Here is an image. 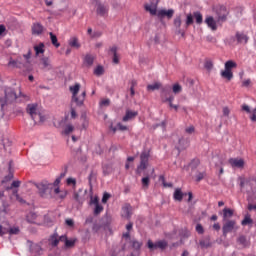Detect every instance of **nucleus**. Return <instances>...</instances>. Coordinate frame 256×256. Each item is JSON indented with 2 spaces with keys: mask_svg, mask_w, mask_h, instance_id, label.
Listing matches in <instances>:
<instances>
[{
  "mask_svg": "<svg viewBox=\"0 0 256 256\" xmlns=\"http://www.w3.org/2000/svg\"><path fill=\"white\" fill-rule=\"evenodd\" d=\"M63 177H65V172H62L60 174V177L56 178L54 183H49L47 180L35 183V187L38 190V195L42 199L53 198V193L55 195H59L61 193V188H59V184L61 183V179H63Z\"/></svg>",
  "mask_w": 256,
  "mask_h": 256,
  "instance_id": "obj_1",
  "label": "nucleus"
},
{
  "mask_svg": "<svg viewBox=\"0 0 256 256\" xmlns=\"http://www.w3.org/2000/svg\"><path fill=\"white\" fill-rule=\"evenodd\" d=\"M216 17L213 16H206L205 23L211 29V31H217L219 25L221 23L227 21V8L221 6L216 11Z\"/></svg>",
  "mask_w": 256,
  "mask_h": 256,
  "instance_id": "obj_2",
  "label": "nucleus"
},
{
  "mask_svg": "<svg viewBox=\"0 0 256 256\" xmlns=\"http://www.w3.org/2000/svg\"><path fill=\"white\" fill-rule=\"evenodd\" d=\"M81 89V84L76 83L69 87V91L72 94V103H75L77 107H83L85 103V97H87V92L83 91L81 95H79V91Z\"/></svg>",
  "mask_w": 256,
  "mask_h": 256,
  "instance_id": "obj_3",
  "label": "nucleus"
},
{
  "mask_svg": "<svg viewBox=\"0 0 256 256\" xmlns=\"http://www.w3.org/2000/svg\"><path fill=\"white\" fill-rule=\"evenodd\" d=\"M26 221L27 223H32L34 225H45V222H43V216L35 213L34 211H30L26 215Z\"/></svg>",
  "mask_w": 256,
  "mask_h": 256,
  "instance_id": "obj_4",
  "label": "nucleus"
},
{
  "mask_svg": "<svg viewBox=\"0 0 256 256\" xmlns=\"http://www.w3.org/2000/svg\"><path fill=\"white\" fill-rule=\"evenodd\" d=\"M147 245L150 251H155L157 249H160V251H164V249H167V247L169 246V242H167L166 240H158L153 243V241L148 240Z\"/></svg>",
  "mask_w": 256,
  "mask_h": 256,
  "instance_id": "obj_5",
  "label": "nucleus"
},
{
  "mask_svg": "<svg viewBox=\"0 0 256 256\" xmlns=\"http://www.w3.org/2000/svg\"><path fill=\"white\" fill-rule=\"evenodd\" d=\"M238 230H239V227L235 220H227L222 227V233L224 237H227L228 233H232V231H238Z\"/></svg>",
  "mask_w": 256,
  "mask_h": 256,
  "instance_id": "obj_6",
  "label": "nucleus"
},
{
  "mask_svg": "<svg viewBox=\"0 0 256 256\" xmlns=\"http://www.w3.org/2000/svg\"><path fill=\"white\" fill-rule=\"evenodd\" d=\"M5 102L1 104V107H5L6 103H13L17 99V92L11 87H6L4 90Z\"/></svg>",
  "mask_w": 256,
  "mask_h": 256,
  "instance_id": "obj_7",
  "label": "nucleus"
},
{
  "mask_svg": "<svg viewBox=\"0 0 256 256\" xmlns=\"http://www.w3.org/2000/svg\"><path fill=\"white\" fill-rule=\"evenodd\" d=\"M95 9H96V14L99 17H107L109 15V5H107L106 3L97 1L95 5Z\"/></svg>",
  "mask_w": 256,
  "mask_h": 256,
  "instance_id": "obj_8",
  "label": "nucleus"
},
{
  "mask_svg": "<svg viewBox=\"0 0 256 256\" xmlns=\"http://www.w3.org/2000/svg\"><path fill=\"white\" fill-rule=\"evenodd\" d=\"M148 165H149V153L142 152L140 155V165L137 167V173H141V171H145Z\"/></svg>",
  "mask_w": 256,
  "mask_h": 256,
  "instance_id": "obj_9",
  "label": "nucleus"
},
{
  "mask_svg": "<svg viewBox=\"0 0 256 256\" xmlns=\"http://www.w3.org/2000/svg\"><path fill=\"white\" fill-rule=\"evenodd\" d=\"M37 107H38V105L36 103L28 104L26 107V112L28 113V115H30V117H31V119H33V121H35L37 119V115H38L40 121H43V116H41L40 114L37 113Z\"/></svg>",
  "mask_w": 256,
  "mask_h": 256,
  "instance_id": "obj_10",
  "label": "nucleus"
},
{
  "mask_svg": "<svg viewBox=\"0 0 256 256\" xmlns=\"http://www.w3.org/2000/svg\"><path fill=\"white\" fill-rule=\"evenodd\" d=\"M235 39L238 45H247L249 43V35L245 32L237 31L235 34Z\"/></svg>",
  "mask_w": 256,
  "mask_h": 256,
  "instance_id": "obj_11",
  "label": "nucleus"
},
{
  "mask_svg": "<svg viewBox=\"0 0 256 256\" xmlns=\"http://www.w3.org/2000/svg\"><path fill=\"white\" fill-rule=\"evenodd\" d=\"M60 241H65V236H59V234L54 233L48 239V245L50 247H57Z\"/></svg>",
  "mask_w": 256,
  "mask_h": 256,
  "instance_id": "obj_12",
  "label": "nucleus"
},
{
  "mask_svg": "<svg viewBox=\"0 0 256 256\" xmlns=\"http://www.w3.org/2000/svg\"><path fill=\"white\" fill-rule=\"evenodd\" d=\"M228 163H230L231 167L234 169H243V167H245V161L241 158H230Z\"/></svg>",
  "mask_w": 256,
  "mask_h": 256,
  "instance_id": "obj_13",
  "label": "nucleus"
},
{
  "mask_svg": "<svg viewBox=\"0 0 256 256\" xmlns=\"http://www.w3.org/2000/svg\"><path fill=\"white\" fill-rule=\"evenodd\" d=\"M131 215H133V207H131L130 204H125L122 207L121 217L131 219Z\"/></svg>",
  "mask_w": 256,
  "mask_h": 256,
  "instance_id": "obj_14",
  "label": "nucleus"
},
{
  "mask_svg": "<svg viewBox=\"0 0 256 256\" xmlns=\"http://www.w3.org/2000/svg\"><path fill=\"white\" fill-rule=\"evenodd\" d=\"M139 113L133 110H126V114L123 116L122 121L127 123L128 121H133L135 117H137Z\"/></svg>",
  "mask_w": 256,
  "mask_h": 256,
  "instance_id": "obj_15",
  "label": "nucleus"
},
{
  "mask_svg": "<svg viewBox=\"0 0 256 256\" xmlns=\"http://www.w3.org/2000/svg\"><path fill=\"white\" fill-rule=\"evenodd\" d=\"M54 126L57 129H61V134L65 135V119H55L54 120Z\"/></svg>",
  "mask_w": 256,
  "mask_h": 256,
  "instance_id": "obj_16",
  "label": "nucleus"
},
{
  "mask_svg": "<svg viewBox=\"0 0 256 256\" xmlns=\"http://www.w3.org/2000/svg\"><path fill=\"white\" fill-rule=\"evenodd\" d=\"M43 25L41 23H34L32 25V35H41L43 33Z\"/></svg>",
  "mask_w": 256,
  "mask_h": 256,
  "instance_id": "obj_17",
  "label": "nucleus"
},
{
  "mask_svg": "<svg viewBox=\"0 0 256 256\" xmlns=\"http://www.w3.org/2000/svg\"><path fill=\"white\" fill-rule=\"evenodd\" d=\"M174 13H175V11L173 9L159 10L157 13V16L158 17H168V19H171V17H173Z\"/></svg>",
  "mask_w": 256,
  "mask_h": 256,
  "instance_id": "obj_18",
  "label": "nucleus"
},
{
  "mask_svg": "<svg viewBox=\"0 0 256 256\" xmlns=\"http://www.w3.org/2000/svg\"><path fill=\"white\" fill-rule=\"evenodd\" d=\"M184 193L183 191H181V188H176L173 194V199L174 201H183V197H184Z\"/></svg>",
  "mask_w": 256,
  "mask_h": 256,
  "instance_id": "obj_19",
  "label": "nucleus"
},
{
  "mask_svg": "<svg viewBox=\"0 0 256 256\" xmlns=\"http://www.w3.org/2000/svg\"><path fill=\"white\" fill-rule=\"evenodd\" d=\"M145 10L150 13V15H157V5L156 4H146Z\"/></svg>",
  "mask_w": 256,
  "mask_h": 256,
  "instance_id": "obj_20",
  "label": "nucleus"
},
{
  "mask_svg": "<svg viewBox=\"0 0 256 256\" xmlns=\"http://www.w3.org/2000/svg\"><path fill=\"white\" fill-rule=\"evenodd\" d=\"M68 45L70 47H73V49H79V47H81V44L79 43V39H77V37L70 38V40L68 41Z\"/></svg>",
  "mask_w": 256,
  "mask_h": 256,
  "instance_id": "obj_21",
  "label": "nucleus"
},
{
  "mask_svg": "<svg viewBox=\"0 0 256 256\" xmlns=\"http://www.w3.org/2000/svg\"><path fill=\"white\" fill-rule=\"evenodd\" d=\"M233 210L231 208H224L223 209V220L227 221V219H231L233 217Z\"/></svg>",
  "mask_w": 256,
  "mask_h": 256,
  "instance_id": "obj_22",
  "label": "nucleus"
},
{
  "mask_svg": "<svg viewBox=\"0 0 256 256\" xmlns=\"http://www.w3.org/2000/svg\"><path fill=\"white\" fill-rule=\"evenodd\" d=\"M49 35H50V41L52 45L56 47V49H59V47H61V44L57 40V36L53 32H50Z\"/></svg>",
  "mask_w": 256,
  "mask_h": 256,
  "instance_id": "obj_23",
  "label": "nucleus"
},
{
  "mask_svg": "<svg viewBox=\"0 0 256 256\" xmlns=\"http://www.w3.org/2000/svg\"><path fill=\"white\" fill-rule=\"evenodd\" d=\"M221 76L224 79H227L228 81H231L233 79V72L231 70L225 69L224 71L221 72Z\"/></svg>",
  "mask_w": 256,
  "mask_h": 256,
  "instance_id": "obj_24",
  "label": "nucleus"
},
{
  "mask_svg": "<svg viewBox=\"0 0 256 256\" xmlns=\"http://www.w3.org/2000/svg\"><path fill=\"white\" fill-rule=\"evenodd\" d=\"M66 185H68V187H72V190L75 191V189L77 188V179L67 178Z\"/></svg>",
  "mask_w": 256,
  "mask_h": 256,
  "instance_id": "obj_25",
  "label": "nucleus"
},
{
  "mask_svg": "<svg viewBox=\"0 0 256 256\" xmlns=\"http://www.w3.org/2000/svg\"><path fill=\"white\" fill-rule=\"evenodd\" d=\"M161 89V83L160 82H155L154 84H149L147 86V91H157Z\"/></svg>",
  "mask_w": 256,
  "mask_h": 256,
  "instance_id": "obj_26",
  "label": "nucleus"
},
{
  "mask_svg": "<svg viewBox=\"0 0 256 256\" xmlns=\"http://www.w3.org/2000/svg\"><path fill=\"white\" fill-rule=\"evenodd\" d=\"M44 47H45V44H43V43H40L38 46H35L34 50H35L36 55H41V54L45 53Z\"/></svg>",
  "mask_w": 256,
  "mask_h": 256,
  "instance_id": "obj_27",
  "label": "nucleus"
},
{
  "mask_svg": "<svg viewBox=\"0 0 256 256\" xmlns=\"http://www.w3.org/2000/svg\"><path fill=\"white\" fill-rule=\"evenodd\" d=\"M237 243H239V245H242V247H248L249 245V242H247V237L243 235L237 239Z\"/></svg>",
  "mask_w": 256,
  "mask_h": 256,
  "instance_id": "obj_28",
  "label": "nucleus"
},
{
  "mask_svg": "<svg viewBox=\"0 0 256 256\" xmlns=\"http://www.w3.org/2000/svg\"><path fill=\"white\" fill-rule=\"evenodd\" d=\"M93 61H95V58L89 54L86 55L84 58V63L88 65V67H91V65H93Z\"/></svg>",
  "mask_w": 256,
  "mask_h": 256,
  "instance_id": "obj_29",
  "label": "nucleus"
},
{
  "mask_svg": "<svg viewBox=\"0 0 256 256\" xmlns=\"http://www.w3.org/2000/svg\"><path fill=\"white\" fill-rule=\"evenodd\" d=\"M8 67H16L18 69H21V63L17 60L10 59V61L8 62Z\"/></svg>",
  "mask_w": 256,
  "mask_h": 256,
  "instance_id": "obj_30",
  "label": "nucleus"
},
{
  "mask_svg": "<svg viewBox=\"0 0 256 256\" xmlns=\"http://www.w3.org/2000/svg\"><path fill=\"white\" fill-rule=\"evenodd\" d=\"M241 225L245 226V225H253V219H251L250 215H246L244 217V219L241 222Z\"/></svg>",
  "mask_w": 256,
  "mask_h": 256,
  "instance_id": "obj_31",
  "label": "nucleus"
},
{
  "mask_svg": "<svg viewBox=\"0 0 256 256\" xmlns=\"http://www.w3.org/2000/svg\"><path fill=\"white\" fill-rule=\"evenodd\" d=\"M103 73H105V69L103 68V66H97L94 69V75H96L97 77H101V75H103Z\"/></svg>",
  "mask_w": 256,
  "mask_h": 256,
  "instance_id": "obj_32",
  "label": "nucleus"
},
{
  "mask_svg": "<svg viewBox=\"0 0 256 256\" xmlns=\"http://www.w3.org/2000/svg\"><path fill=\"white\" fill-rule=\"evenodd\" d=\"M76 241H77V239L65 238V247H66V249L69 248V247H74Z\"/></svg>",
  "mask_w": 256,
  "mask_h": 256,
  "instance_id": "obj_33",
  "label": "nucleus"
},
{
  "mask_svg": "<svg viewBox=\"0 0 256 256\" xmlns=\"http://www.w3.org/2000/svg\"><path fill=\"white\" fill-rule=\"evenodd\" d=\"M237 67V63L233 62L232 60L230 61H227L225 63V69L228 70V71H231V69Z\"/></svg>",
  "mask_w": 256,
  "mask_h": 256,
  "instance_id": "obj_34",
  "label": "nucleus"
},
{
  "mask_svg": "<svg viewBox=\"0 0 256 256\" xmlns=\"http://www.w3.org/2000/svg\"><path fill=\"white\" fill-rule=\"evenodd\" d=\"M103 213V205L97 204L94 206V215H101Z\"/></svg>",
  "mask_w": 256,
  "mask_h": 256,
  "instance_id": "obj_35",
  "label": "nucleus"
},
{
  "mask_svg": "<svg viewBox=\"0 0 256 256\" xmlns=\"http://www.w3.org/2000/svg\"><path fill=\"white\" fill-rule=\"evenodd\" d=\"M116 127L117 128H112V131H114V133H115V131H117V129L119 131H127L129 129L127 126H125V125H123L121 123H118Z\"/></svg>",
  "mask_w": 256,
  "mask_h": 256,
  "instance_id": "obj_36",
  "label": "nucleus"
},
{
  "mask_svg": "<svg viewBox=\"0 0 256 256\" xmlns=\"http://www.w3.org/2000/svg\"><path fill=\"white\" fill-rule=\"evenodd\" d=\"M99 105L100 107H109V105H111V100L109 98L102 99Z\"/></svg>",
  "mask_w": 256,
  "mask_h": 256,
  "instance_id": "obj_37",
  "label": "nucleus"
},
{
  "mask_svg": "<svg viewBox=\"0 0 256 256\" xmlns=\"http://www.w3.org/2000/svg\"><path fill=\"white\" fill-rule=\"evenodd\" d=\"M194 17L198 25H201V23H203V15H201L199 12L194 13Z\"/></svg>",
  "mask_w": 256,
  "mask_h": 256,
  "instance_id": "obj_38",
  "label": "nucleus"
},
{
  "mask_svg": "<svg viewBox=\"0 0 256 256\" xmlns=\"http://www.w3.org/2000/svg\"><path fill=\"white\" fill-rule=\"evenodd\" d=\"M42 65L44 69H51V63L49 62V58H43Z\"/></svg>",
  "mask_w": 256,
  "mask_h": 256,
  "instance_id": "obj_39",
  "label": "nucleus"
},
{
  "mask_svg": "<svg viewBox=\"0 0 256 256\" xmlns=\"http://www.w3.org/2000/svg\"><path fill=\"white\" fill-rule=\"evenodd\" d=\"M181 16H177L175 19H174V26L176 27V29H180L181 28Z\"/></svg>",
  "mask_w": 256,
  "mask_h": 256,
  "instance_id": "obj_40",
  "label": "nucleus"
},
{
  "mask_svg": "<svg viewBox=\"0 0 256 256\" xmlns=\"http://www.w3.org/2000/svg\"><path fill=\"white\" fill-rule=\"evenodd\" d=\"M143 245V243L137 241V240H132V247L133 249L139 250L141 249V246Z\"/></svg>",
  "mask_w": 256,
  "mask_h": 256,
  "instance_id": "obj_41",
  "label": "nucleus"
},
{
  "mask_svg": "<svg viewBox=\"0 0 256 256\" xmlns=\"http://www.w3.org/2000/svg\"><path fill=\"white\" fill-rule=\"evenodd\" d=\"M172 90H173V93H175V94L181 93V91H182L181 85L174 84Z\"/></svg>",
  "mask_w": 256,
  "mask_h": 256,
  "instance_id": "obj_42",
  "label": "nucleus"
},
{
  "mask_svg": "<svg viewBox=\"0 0 256 256\" xmlns=\"http://www.w3.org/2000/svg\"><path fill=\"white\" fill-rule=\"evenodd\" d=\"M196 231L198 232L199 235H203L205 233V229L203 228V225H201V224L196 225Z\"/></svg>",
  "mask_w": 256,
  "mask_h": 256,
  "instance_id": "obj_43",
  "label": "nucleus"
},
{
  "mask_svg": "<svg viewBox=\"0 0 256 256\" xmlns=\"http://www.w3.org/2000/svg\"><path fill=\"white\" fill-rule=\"evenodd\" d=\"M70 117H71V119H77V110H75V108H73V106H71V108H70Z\"/></svg>",
  "mask_w": 256,
  "mask_h": 256,
  "instance_id": "obj_44",
  "label": "nucleus"
},
{
  "mask_svg": "<svg viewBox=\"0 0 256 256\" xmlns=\"http://www.w3.org/2000/svg\"><path fill=\"white\" fill-rule=\"evenodd\" d=\"M149 183H150L149 176L142 178L143 187H146V189H147V187H149Z\"/></svg>",
  "mask_w": 256,
  "mask_h": 256,
  "instance_id": "obj_45",
  "label": "nucleus"
},
{
  "mask_svg": "<svg viewBox=\"0 0 256 256\" xmlns=\"http://www.w3.org/2000/svg\"><path fill=\"white\" fill-rule=\"evenodd\" d=\"M186 25L189 27V25H193V15L188 14L186 18Z\"/></svg>",
  "mask_w": 256,
  "mask_h": 256,
  "instance_id": "obj_46",
  "label": "nucleus"
},
{
  "mask_svg": "<svg viewBox=\"0 0 256 256\" xmlns=\"http://www.w3.org/2000/svg\"><path fill=\"white\" fill-rule=\"evenodd\" d=\"M9 235H19V227L10 228Z\"/></svg>",
  "mask_w": 256,
  "mask_h": 256,
  "instance_id": "obj_47",
  "label": "nucleus"
},
{
  "mask_svg": "<svg viewBox=\"0 0 256 256\" xmlns=\"http://www.w3.org/2000/svg\"><path fill=\"white\" fill-rule=\"evenodd\" d=\"M73 129H74L73 125H71V124L66 125L65 134L69 135V133H73Z\"/></svg>",
  "mask_w": 256,
  "mask_h": 256,
  "instance_id": "obj_48",
  "label": "nucleus"
},
{
  "mask_svg": "<svg viewBox=\"0 0 256 256\" xmlns=\"http://www.w3.org/2000/svg\"><path fill=\"white\" fill-rule=\"evenodd\" d=\"M10 228H4L3 226L0 225V235L3 237V235H7L9 233Z\"/></svg>",
  "mask_w": 256,
  "mask_h": 256,
  "instance_id": "obj_49",
  "label": "nucleus"
},
{
  "mask_svg": "<svg viewBox=\"0 0 256 256\" xmlns=\"http://www.w3.org/2000/svg\"><path fill=\"white\" fill-rule=\"evenodd\" d=\"M11 179H13V172H9V174L4 177L2 183H8V181H11Z\"/></svg>",
  "mask_w": 256,
  "mask_h": 256,
  "instance_id": "obj_50",
  "label": "nucleus"
},
{
  "mask_svg": "<svg viewBox=\"0 0 256 256\" xmlns=\"http://www.w3.org/2000/svg\"><path fill=\"white\" fill-rule=\"evenodd\" d=\"M185 133H188V135H193L195 133V127L194 126H189L185 129Z\"/></svg>",
  "mask_w": 256,
  "mask_h": 256,
  "instance_id": "obj_51",
  "label": "nucleus"
},
{
  "mask_svg": "<svg viewBox=\"0 0 256 256\" xmlns=\"http://www.w3.org/2000/svg\"><path fill=\"white\" fill-rule=\"evenodd\" d=\"M110 198H111V195L105 192L102 197V203H107V201H109Z\"/></svg>",
  "mask_w": 256,
  "mask_h": 256,
  "instance_id": "obj_52",
  "label": "nucleus"
},
{
  "mask_svg": "<svg viewBox=\"0 0 256 256\" xmlns=\"http://www.w3.org/2000/svg\"><path fill=\"white\" fill-rule=\"evenodd\" d=\"M101 35H103V32L96 31V32H93V34L91 35V38L92 39H98L99 37H101Z\"/></svg>",
  "mask_w": 256,
  "mask_h": 256,
  "instance_id": "obj_53",
  "label": "nucleus"
},
{
  "mask_svg": "<svg viewBox=\"0 0 256 256\" xmlns=\"http://www.w3.org/2000/svg\"><path fill=\"white\" fill-rule=\"evenodd\" d=\"M224 117H229V114L231 113V110H229V107H224L222 109Z\"/></svg>",
  "mask_w": 256,
  "mask_h": 256,
  "instance_id": "obj_54",
  "label": "nucleus"
},
{
  "mask_svg": "<svg viewBox=\"0 0 256 256\" xmlns=\"http://www.w3.org/2000/svg\"><path fill=\"white\" fill-rule=\"evenodd\" d=\"M65 224L68 226V227H74L75 226V222L73 221V219H67L65 221Z\"/></svg>",
  "mask_w": 256,
  "mask_h": 256,
  "instance_id": "obj_55",
  "label": "nucleus"
},
{
  "mask_svg": "<svg viewBox=\"0 0 256 256\" xmlns=\"http://www.w3.org/2000/svg\"><path fill=\"white\" fill-rule=\"evenodd\" d=\"M91 205L97 206L100 205L101 203H99V198L95 197V198H91Z\"/></svg>",
  "mask_w": 256,
  "mask_h": 256,
  "instance_id": "obj_56",
  "label": "nucleus"
},
{
  "mask_svg": "<svg viewBox=\"0 0 256 256\" xmlns=\"http://www.w3.org/2000/svg\"><path fill=\"white\" fill-rule=\"evenodd\" d=\"M200 246L201 247H211V243H209V241L206 242L205 240H201Z\"/></svg>",
  "mask_w": 256,
  "mask_h": 256,
  "instance_id": "obj_57",
  "label": "nucleus"
},
{
  "mask_svg": "<svg viewBox=\"0 0 256 256\" xmlns=\"http://www.w3.org/2000/svg\"><path fill=\"white\" fill-rule=\"evenodd\" d=\"M20 185H21V181H19V180L13 181L10 189H13V187H15V188L20 187Z\"/></svg>",
  "mask_w": 256,
  "mask_h": 256,
  "instance_id": "obj_58",
  "label": "nucleus"
},
{
  "mask_svg": "<svg viewBox=\"0 0 256 256\" xmlns=\"http://www.w3.org/2000/svg\"><path fill=\"white\" fill-rule=\"evenodd\" d=\"M242 111H245L246 113H251V108H249V105L243 104Z\"/></svg>",
  "mask_w": 256,
  "mask_h": 256,
  "instance_id": "obj_59",
  "label": "nucleus"
},
{
  "mask_svg": "<svg viewBox=\"0 0 256 256\" xmlns=\"http://www.w3.org/2000/svg\"><path fill=\"white\" fill-rule=\"evenodd\" d=\"M205 177V173H198L197 176H196V181H203Z\"/></svg>",
  "mask_w": 256,
  "mask_h": 256,
  "instance_id": "obj_60",
  "label": "nucleus"
},
{
  "mask_svg": "<svg viewBox=\"0 0 256 256\" xmlns=\"http://www.w3.org/2000/svg\"><path fill=\"white\" fill-rule=\"evenodd\" d=\"M205 67H206V69H208V71H211V69H213V63L212 62H206Z\"/></svg>",
  "mask_w": 256,
  "mask_h": 256,
  "instance_id": "obj_61",
  "label": "nucleus"
},
{
  "mask_svg": "<svg viewBox=\"0 0 256 256\" xmlns=\"http://www.w3.org/2000/svg\"><path fill=\"white\" fill-rule=\"evenodd\" d=\"M113 63H115V65L119 64V55L118 54L113 55Z\"/></svg>",
  "mask_w": 256,
  "mask_h": 256,
  "instance_id": "obj_62",
  "label": "nucleus"
},
{
  "mask_svg": "<svg viewBox=\"0 0 256 256\" xmlns=\"http://www.w3.org/2000/svg\"><path fill=\"white\" fill-rule=\"evenodd\" d=\"M248 211H256V204H249L248 205Z\"/></svg>",
  "mask_w": 256,
  "mask_h": 256,
  "instance_id": "obj_63",
  "label": "nucleus"
},
{
  "mask_svg": "<svg viewBox=\"0 0 256 256\" xmlns=\"http://www.w3.org/2000/svg\"><path fill=\"white\" fill-rule=\"evenodd\" d=\"M110 51H111V53H113V55H117V46H112L110 48Z\"/></svg>",
  "mask_w": 256,
  "mask_h": 256,
  "instance_id": "obj_64",
  "label": "nucleus"
}]
</instances>
